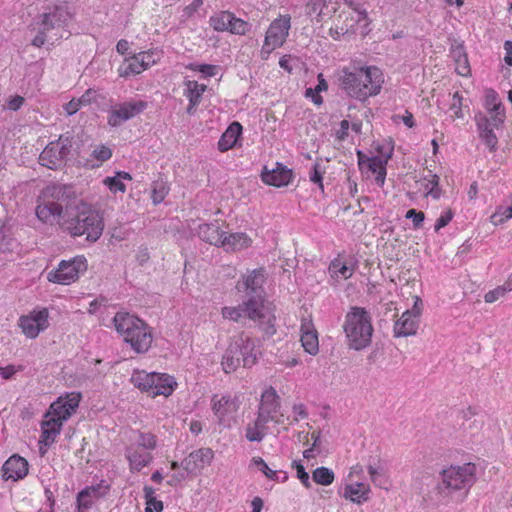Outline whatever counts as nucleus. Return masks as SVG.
I'll return each instance as SVG.
<instances>
[{
  "instance_id": "obj_1",
  "label": "nucleus",
  "mask_w": 512,
  "mask_h": 512,
  "mask_svg": "<svg viewBox=\"0 0 512 512\" xmlns=\"http://www.w3.org/2000/svg\"><path fill=\"white\" fill-rule=\"evenodd\" d=\"M265 281V269H254L248 275L243 276L241 281H238L236 289L238 292L244 293L246 297L244 308L249 312V315L252 318L260 317L262 321L266 322L264 333L267 336H272L276 332L275 316L265 304Z\"/></svg>"
},
{
  "instance_id": "obj_2",
  "label": "nucleus",
  "mask_w": 512,
  "mask_h": 512,
  "mask_svg": "<svg viewBox=\"0 0 512 512\" xmlns=\"http://www.w3.org/2000/svg\"><path fill=\"white\" fill-rule=\"evenodd\" d=\"M340 73V87L350 97L360 100L377 95L384 83L383 73L376 66H365L352 62Z\"/></svg>"
},
{
  "instance_id": "obj_3",
  "label": "nucleus",
  "mask_w": 512,
  "mask_h": 512,
  "mask_svg": "<svg viewBox=\"0 0 512 512\" xmlns=\"http://www.w3.org/2000/svg\"><path fill=\"white\" fill-rule=\"evenodd\" d=\"M64 227L72 237L85 236L87 241L96 242L103 233L104 220L99 210L81 200L75 205V213L68 214Z\"/></svg>"
},
{
  "instance_id": "obj_4",
  "label": "nucleus",
  "mask_w": 512,
  "mask_h": 512,
  "mask_svg": "<svg viewBox=\"0 0 512 512\" xmlns=\"http://www.w3.org/2000/svg\"><path fill=\"white\" fill-rule=\"evenodd\" d=\"M116 331L136 353H145L151 347L153 336L149 326L128 312H117L113 318Z\"/></svg>"
},
{
  "instance_id": "obj_5",
  "label": "nucleus",
  "mask_w": 512,
  "mask_h": 512,
  "mask_svg": "<svg viewBox=\"0 0 512 512\" xmlns=\"http://www.w3.org/2000/svg\"><path fill=\"white\" fill-rule=\"evenodd\" d=\"M72 18L68 7L64 4L55 5L45 13L33 25V30L37 32L32 39V45L41 47L48 39L58 40L63 38L64 28Z\"/></svg>"
},
{
  "instance_id": "obj_6",
  "label": "nucleus",
  "mask_w": 512,
  "mask_h": 512,
  "mask_svg": "<svg viewBox=\"0 0 512 512\" xmlns=\"http://www.w3.org/2000/svg\"><path fill=\"white\" fill-rule=\"evenodd\" d=\"M343 329L350 348L362 350L370 345L373 335L372 317L365 308L352 306L345 316Z\"/></svg>"
},
{
  "instance_id": "obj_7",
  "label": "nucleus",
  "mask_w": 512,
  "mask_h": 512,
  "mask_svg": "<svg viewBox=\"0 0 512 512\" xmlns=\"http://www.w3.org/2000/svg\"><path fill=\"white\" fill-rule=\"evenodd\" d=\"M131 383L142 392L149 393L152 397L158 395L169 396L174 391L176 382L174 378L165 373H148L144 370L133 372Z\"/></svg>"
},
{
  "instance_id": "obj_8",
  "label": "nucleus",
  "mask_w": 512,
  "mask_h": 512,
  "mask_svg": "<svg viewBox=\"0 0 512 512\" xmlns=\"http://www.w3.org/2000/svg\"><path fill=\"white\" fill-rule=\"evenodd\" d=\"M291 27L290 15H280L273 20L266 31L264 44L261 49V58L267 59L276 48L286 41Z\"/></svg>"
},
{
  "instance_id": "obj_9",
  "label": "nucleus",
  "mask_w": 512,
  "mask_h": 512,
  "mask_svg": "<svg viewBox=\"0 0 512 512\" xmlns=\"http://www.w3.org/2000/svg\"><path fill=\"white\" fill-rule=\"evenodd\" d=\"M475 470L476 467L472 463L444 469L441 473L442 486L453 491L468 490L474 483Z\"/></svg>"
},
{
  "instance_id": "obj_10",
  "label": "nucleus",
  "mask_w": 512,
  "mask_h": 512,
  "mask_svg": "<svg viewBox=\"0 0 512 512\" xmlns=\"http://www.w3.org/2000/svg\"><path fill=\"white\" fill-rule=\"evenodd\" d=\"M72 141L69 137L60 136L57 141L50 142L39 156L42 166L49 169L60 167L70 154Z\"/></svg>"
},
{
  "instance_id": "obj_11",
  "label": "nucleus",
  "mask_w": 512,
  "mask_h": 512,
  "mask_svg": "<svg viewBox=\"0 0 512 512\" xmlns=\"http://www.w3.org/2000/svg\"><path fill=\"white\" fill-rule=\"evenodd\" d=\"M87 269L86 259L84 256H77L69 261H61L55 271L48 274L51 282L67 285L78 279L79 274Z\"/></svg>"
},
{
  "instance_id": "obj_12",
  "label": "nucleus",
  "mask_w": 512,
  "mask_h": 512,
  "mask_svg": "<svg viewBox=\"0 0 512 512\" xmlns=\"http://www.w3.org/2000/svg\"><path fill=\"white\" fill-rule=\"evenodd\" d=\"M209 22L211 27L216 31H228L236 35H245L251 28L250 23L237 18L229 11H222L211 16Z\"/></svg>"
},
{
  "instance_id": "obj_13",
  "label": "nucleus",
  "mask_w": 512,
  "mask_h": 512,
  "mask_svg": "<svg viewBox=\"0 0 512 512\" xmlns=\"http://www.w3.org/2000/svg\"><path fill=\"white\" fill-rule=\"evenodd\" d=\"M19 326L26 337L36 338L40 332L46 330L49 326L48 310L46 308L33 310L28 315L21 316Z\"/></svg>"
},
{
  "instance_id": "obj_14",
  "label": "nucleus",
  "mask_w": 512,
  "mask_h": 512,
  "mask_svg": "<svg viewBox=\"0 0 512 512\" xmlns=\"http://www.w3.org/2000/svg\"><path fill=\"white\" fill-rule=\"evenodd\" d=\"M80 400L81 394L79 392H72L66 394L64 397L61 396L50 405L49 411L45 414V417L53 416L61 422H64L76 412Z\"/></svg>"
},
{
  "instance_id": "obj_15",
  "label": "nucleus",
  "mask_w": 512,
  "mask_h": 512,
  "mask_svg": "<svg viewBox=\"0 0 512 512\" xmlns=\"http://www.w3.org/2000/svg\"><path fill=\"white\" fill-rule=\"evenodd\" d=\"M147 106V102L142 100L117 104L113 107L108 117V124L112 127L120 126L122 123L142 113Z\"/></svg>"
},
{
  "instance_id": "obj_16",
  "label": "nucleus",
  "mask_w": 512,
  "mask_h": 512,
  "mask_svg": "<svg viewBox=\"0 0 512 512\" xmlns=\"http://www.w3.org/2000/svg\"><path fill=\"white\" fill-rule=\"evenodd\" d=\"M42 195L52 203L62 206V210L64 207L68 210L77 198L75 187L71 184L62 183L48 185L42 191Z\"/></svg>"
},
{
  "instance_id": "obj_17",
  "label": "nucleus",
  "mask_w": 512,
  "mask_h": 512,
  "mask_svg": "<svg viewBox=\"0 0 512 512\" xmlns=\"http://www.w3.org/2000/svg\"><path fill=\"white\" fill-rule=\"evenodd\" d=\"M110 490V485L101 480L96 485L87 486L77 495L78 512H85L89 509L95 499L105 496Z\"/></svg>"
},
{
  "instance_id": "obj_18",
  "label": "nucleus",
  "mask_w": 512,
  "mask_h": 512,
  "mask_svg": "<svg viewBox=\"0 0 512 512\" xmlns=\"http://www.w3.org/2000/svg\"><path fill=\"white\" fill-rule=\"evenodd\" d=\"M214 457L211 448H200L192 451L182 462L181 467L188 473H195L209 465Z\"/></svg>"
},
{
  "instance_id": "obj_19",
  "label": "nucleus",
  "mask_w": 512,
  "mask_h": 512,
  "mask_svg": "<svg viewBox=\"0 0 512 512\" xmlns=\"http://www.w3.org/2000/svg\"><path fill=\"white\" fill-rule=\"evenodd\" d=\"M37 218L44 224L53 225L63 215L62 206L52 203L42 195L35 209Z\"/></svg>"
},
{
  "instance_id": "obj_20",
  "label": "nucleus",
  "mask_w": 512,
  "mask_h": 512,
  "mask_svg": "<svg viewBox=\"0 0 512 512\" xmlns=\"http://www.w3.org/2000/svg\"><path fill=\"white\" fill-rule=\"evenodd\" d=\"M2 472L5 480L23 479L28 474V462L25 458L15 454L3 464Z\"/></svg>"
},
{
  "instance_id": "obj_21",
  "label": "nucleus",
  "mask_w": 512,
  "mask_h": 512,
  "mask_svg": "<svg viewBox=\"0 0 512 512\" xmlns=\"http://www.w3.org/2000/svg\"><path fill=\"white\" fill-rule=\"evenodd\" d=\"M292 175V170L286 168L280 163H277L276 168L272 170H268L267 167H264V170L261 173V179L267 185L283 187L287 186L291 182Z\"/></svg>"
},
{
  "instance_id": "obj_22",
  "label": "nucleus",
  "mask_w": 512,
  "mask_h": 512,
  "mask_svg": "<svg viewBox=\"0 0 512 512\" xmlns=\"http://www.w3.org/2000/svg\"><path fill=\"white\" fill-rule=\"evenodd\" d=\"M211 404L212 411L219 422L224 421L226 417L234 414L239 408L237 399L231 398L230 396H221L218 398L217 395H213Z\"/></svg>"
},
{
  "instance_id": "obj_23",
  "label": "nucleus",
  "mask_w": 512,
  "mask_h": 512,
  "mask_svg": "<svg viewBox=\"0 0 512 512\" xmlns=\"http://www.w3.org/2000/svg\"><path fill=\"white\" fill-rule=\"evenodd\" d=\"M125 455L129 462L131 472H139L142 468L148 466L153 460V456L149 451H143L135 445L127 447Z\"/></svg>"
},
{
  "instance_id": "obj_24",
  "label": "nucleus",
  "mask_w": 512,
  "mask_h": 512,
  "mask_svg": "<svg viewBox=\"0 0 512 512\" xmlns=\"http://www.w3.org/2000/svg\"><path fill=\"white\" fill-rule=\"evenodd\" d=\"M419 327V319L412 316L410 312H403L393 327L394 337H408L415 335Z\"/></svg>"
},
{
  "instance_id": "obj_25",
  "label": "nucleus",
  "mask_w": 512,
  "mask_h": 512,
  "mask_svg": "<svg viewBox=\"0 0 512 512\" xmlns=\"http://www.w3.org/2000/svg\"><path fill=\"white\" fill-rule=\"evenodd\" d=\"M280 407V397L273 387H269L261 395L258 411L270 417H274Z\"/></svg>"
},
{
  "instance_id": "obj_26",
  "label": "nucleus",
  "mask_w": 512,
  "mask_h": 512,
  "mask_svg": "<svg viewBox=\"0 0 512 512\" xmlns=\"http://www.w3.org/2000/svg\"><path fill=\"white\" fill-rule=\"evenodd\" d=\"M197 234L201 240L220 247L225 233L220 231L217 223H204L199 225Z\"/></svg>"
},
{
  "instance_id": "obj_27",
  "label": "nucleus",
  "mask_w": 512,
  "mask_h": 512,
  "mask_svg": "<svg viewBox=\"0 0 512 512\" xmlns=\"http://www.w3.org/2000/svg\"><path fill=\"white\" fill-rule=\"evenodd\" d=\"M242 133V126L239 122H232L218 141V149L226 152L236 145L239 136Z\"/></svg>"
},
{
  "instance_id": "obj_28",
  "label": "nucleus",
  "mask_w": 512,
  "mask_h": 512,
  "mask_svg": "<svg viewBox=\"0 0 512 512\" xmlns=\"http://www.w3.org/2000/svg\"><path fill=\"white\" fill-rule=\"evenodd\" d=\"M367 470L371 481L382 487L385 483L386 467L379 455L370 456L367 460Z\"/></svg>"
},
{
  "instance_id": "obj_29",
  "label": "nucleus",
  "mask_w": 512,
  "mask_h": 512,
  "mask_svg": "<svg viewBox=\"0 0 512 512\" xmlns=\"http://www.w3.org/2000/svg\"><path fill=\"white\" fill-rule=\"evenodd\" d=\"M63 422L54 418L53 416L45 417L42 421L41 429V441L46 445H50L55 441L56 436L60 433Z\"/></svg>"
},
{
  "instance_id": "obj_30",
  "label": "nucleus",
  "mask_w": 512,
  "mask_h": 512,
  "mask_svg": "<svg viewBox=\"0 0 512 512\" xmlns=\"http://www.w3.org/2000/svg\"><path fill=\"white\" fill-rule=\"evenodd\" d=\"M251 244V239L247 234L242 232L231 233L223 237L220 247H223L226 251H237L247 248Z\"/></svg>"
},
{
  "instance_id": "obj_31",
  "label": "nucleus",
  "mask_w": 512,
  "mask_h": 512,
  "mask_svg": "<svg viewBox=\"0 0 512 512\" xmlns=\"http://www.w3.org/2000/svg\"><path fill=\"white\" fill-rule=\"evenodd\" d=\"M237 340L244 354V367L253 366L260 354V352L256 350L255 341L245 335H241Z\"/></svg>"
},
{
  "instance_id": "obj_32",
  "label": "nucleus",
  "mask_w": 512,
  "mask_h": 512,
  "mask_svg": "<svg viewBox=\"0 0 512 512\" xmlns=\"http://www.w3.org/2000/svg\"><path fill=\"white\" fill-rule=\"evenodd\" d=\"M301 331V343L304 350L310 355H316L319 351L317 331L310 329L308 324H302Z\"/></svg>"
},
{
  "instance_id": "obj_33",
  "label": "nucleus",
  "mask_w": 512,
  "mask_h": 512,
  "mask_svg": "<svg viewBox=\"0 0 512 512\" xmlns=\"http://www.w3.org/2000/svg\"><path fill=\"white\" fill-rule=\"evenodd\" d=\"M221 313H222L223 318L229 319L232 321H238L244 314L249 319L257 322L259 327L263 331H264V326H266V322L262 321V319L260 317L252 318L249 315V312L244 308V301L237 307H223Z\"/></svg>"
},
{
  "instance_id": "obj_34",
  "label": "nucleus",
  "mask_w": 512,
  "mask_h": 512,
  "mask_svg": "<svg viewBox=\"0 0 512 512\" xmlns=\"http://www.w3.org/2000/svg\"><path fill=\"white\" fill-rule=\"evenodd\" d=\"M328 270L333 278L349 279L355 271V264H349L341 261L340 258H336L331 261Z\"/></svg>"
},
{
  "instance_id": "obj_35",
  "label": "nucleus",
  "mask_w": 512,
  "mask_h": 512,
  "mask_svg": "<svg viewBox=\"0 0 512 512\" xmlns=\"http://www.w3.org/2000/svg\"><path fill=\"white\" fill-rule=\"evenodd\" d=\"M464 422L462 423L463 431L471 436L477 435L483 426V420L475 417L472 408L463 411Z\"/></svg>"
},
{
  "instance_id": "obj_36",
  "label": "nucleus",
  "mask_w": 512,
  "mask_h": 512,
  "mask_svg": "<svg viewBox=\"0 0 512 512\" xmlns=\"http://www.w3.org/2000/svg\"><path fill=\"white\" fill-rule=\"evenodd\" d=\"M369 488L364 483H356L351 485H346L344 488L343 496L346 499L351 500L354 503L360 504L363 500H367L366 494L368 493Z\"/></svg>"
},
{
  "instance_id": "obj_37",
  "label": "nucleus",
  "mask_w": 512,
  "mask_h": 512,
  "mask_svg": "<svg viewBox=\"0 0 512 512\" xmlns=\"http://www.w3.org/2000/svg\"><path fill=\"white\" fill-rule=\"evenodd\" d=\"M144 70L143 59L139 60L137 54L127 59L126 63L119 67L118 71L120 76L127 77L130 75L140 74Z\"/></svg>"
},
{
  "instance_id": "obj_38",
  "label": "nucleus",
  "mask_w": 512,
  "mask_h": 512,
  "mask_svg": "<svg viewBox=\"0 0 512 512\" xmlns=\"http://www.w3.org/2000/svg\"><path fill=\"white\" fill-rule=\"evenodd\" d=\"M237 352L236 347H229L225 351L222 359L223 370L226 373L234 372L238 367L241 366L240 360L236 358L235 354Z\"/></svg>"
},
{
  "instance_id": "obj_39",
  "label": "nucleus",
  "mask_w": 512,
  "mask_h": 512,
  "mask_svg": "<svg viewBox=\"0 0 512 512\" xmlns=\"http://www.w3.org/2000/svg\"><path fill=\"white\" fill-rule=\"evenodd\" d=\"M205 89V85L198 84L196 81H188L185 95L189 102H193V104H199Z\"/></svg>"
},
{
  "instance_id": "obj_40",
  "label": "nucleus",
  "mask_w": 512,
  "mask_h": 512,
  "mask_svg": "<svg viewBox=\"0 0 512 512\" xmlns=\"http://www.w3.org/2000/svg\"><path fill=\"white\" fill-rule=\"evenodd\" d=\"M312 478L314 482L320 485H330L334 480V473L326 467H319L313 471Z\"/></svg>"
},
{
  "instance_id": "obj_41",
  "label": "nucleus",
  "mask_w": 512,
  "mask_h": 512,
  "mask_svg": "<svg viewBox=\"0 0 512 512\" xmlns=\"http://www.w3.org/2000/svg\"><path fill=\"white\" fill-rule=\"evenodd\" d=\"M169 192V187L163 180L153 182L152 200L154 204L161 203Z\"/></svg>"
},
{
  "instance_id": "obj_42",
  "label": "nucleus",
  "mask_w": 512,
  "mask_h": 512,
  "mask_svg": "<svg viewBox=\"0 0 512 512\" xmlns=\"http://www.w3.org/2000/svg\"><path fill=\"white\" fill-rule=\"evenodd\" d=\"M134 445L148 451L153 450L157 445L156 436L150 432H139L136 444Z\"/></svg>"
},
{
  "instance_id": "obj_43",
  "label": "nucleus",
  "mask_w": 512,
  "mask_h": 512,
  "mask_svg": "<svg viewBox=\"0 0 512 512\" xmlns=\"http://www.w3.org/2000/svg\"><path fill=\"white\" fill-rule=\"evenodd\" d=\"M326 7L325 0H308L305 6L307 15H316L317 21H321L322 15H325L324 8Z\"/></svg>"
},
{
  "instance_id": "obj_44",
  "label": "nucleus",
  "mask_w": 512,
  "mask_h": 512,
  "mask_svg": "<svg viewBox=\"0 0 512 512\" xmlns=\"http://www.w3.org/2000/svg\"><path fill=\"white\" fill-rule=\"evenodd\" d=\"M462 107H463V98L459 92H455L451 96V103L449 105V110L451 112H453V116L455 118H463L464 115H463Z\"/></svg>"
},
{
  "instance_id": "obj_45",
  "label": "nucleus",
  "mask_w": 512,
  "mask_h": 512,
  "mask_svg": "<svg viewBox=\"0 0 512 512\" xmlns=\"http://www.w3.org/2000/svg\"><path fill=\"white\" fill-rule=\"evenodd\" d=\"M103 183L105 184V186L108 187V189L113 192V193H116V192H122L124 193L126 191V186L125 184L120 180L119 177H117L116 175L113 176V177H106L104 180H103Z\"/></svg>"
},
{
  "instance_id": "obj_46",
  "label": "nucleus",
  "mask_w": 512,
  "mask_h": 512,
  "mask_svg": "<svg viewBox=\"0 0 512 512\" xmlns=\"http://www.w3.org/2000/svg\"><path fill=\"white\" fill-rule=\"evenodd\" d=\"M252 462L255 466L259 468L260 471H262L265 474L267 478L271 480H278L277 471L270 469L266 462L261 457H254L252 459Z\"/></svg>"
},
{
  "instance_id": "obj_47",
  "label": "nucleus",
  "mask_w": 512,
  "mask_h": 512,
  "mask_svg": "<svg viewBox=\"0 0 512 512\" xmlns=\"http://www.w3.org/2000/svg\"><path fill=\"white\" fill-rule=\"evenodd\" d=\"M493 130L494 129H489L479 133L480 138L484 141V143L487 145L491 152L497 149L498 143L497 136L495 135Z\"/></svg>"
},
{
  "instance_id": "obj_48",
  "label": "nucleus",
  "mask_w": 512,
  "mask_h": 512,
  "mask_svg": "<svg viewBox=\"0 0 512 512\" xmlns=\"http://www.w3.org/2000/svg\"><path fill=\"white\" fill-rule=\"evenodd\" d=\"M92 156L99 162L107 161L112 156V150L105 145H98L92 151Z\"/></svg>"
},
{
  "instance_id": "obj_49",
  "label": "nucleus",
  "mask_w": 512,
  "mask_h": 512,
  "mask_svg": "<svg viewBox=\"0 0 512 512\" xmlns=\"http://www.w3.org/2000/svg\"><path fill=\"white\" fill-rule=\"evenodd\" d=\"M485 106L490 112L500 110L501 103L497 101V93L492 89L486 92Z\"/></svg>"
},
{
  "instance_id": "obj_50",
  "label": "nucleus",
  "mask_w": 512,
  "mask_h": 512,
  "mask_svg": "<svg viewBox=\"0 0 512 512\" xmlns=\"http://www.w3.org/2000/svg\"><path fill=\"white\" fill-rule=\"evenodd\" d=\"M386 162H387V160L384 161L380 157H377V156L367 158V167L366 168L368 169V171L377 174L378 171L386 168L385 167Z\"/></svg>"
},
{
  "instance_id": "obj_51",
  "label": "nucleus",
  "mask_w": 512,
  "mask_h": 512,
  "mask_svg": "<svg viewBox=\"0 0 512 512\" xmlns=\"http://www.w3.org/2000/svg\"><path fill=\"white\" fill-rule=\"evenodd\" d=\"M407 219H412L415 228H420L425 219V214L422 211L410 209L406 213Z\"/></svg>"
},
{
  "instance_id": "obj_52",
  "label": "nucleus",
  "mask_w": 512,
  "mask_h": 512,
  "mask_svg": "<svg viewBox=\"0 0 512 512\" xmlns=\"http://www.w3.org/2000/svg\"><path fill=\"white\" fill-rule=\"evenodd\" d=\"M265 435L266 432L258 430L255 426H248L246 429V438L251 442H260Z\"/></svg>"
},
{
  "instance_id": "obj_53",
  "label": "nucleus",
  "mask_w": 512,
  "mask_h": 512,
  "mask_svg": "<svg viewBox=\"0 0 512 512\" xmlns=\"http://www.w3.org/2000/svg\"><path fill=\"white\" fill-rule=\"evenodd\" d=\"M512 218V206H508L504 208L503 212H497L491 216V219L494 224H501L504 221Z\"/></svg>"
},
{
  "instance_id": "obj_54",
  "label": "nucleus",
  "mask_w": 512,
  "mask_h": 512,
  "mask_svg": "<svg viewBox=\"0 0 512 512\" xmlns=\"http://www.w3.org/2000/svg\"><path fill=\"white\" fill-rule=\"evenodd\" d=\"M322 174L323 170L321 169V165L319 163H315L313 165V170L310 173V181L317 184L323 190Z\"/></svg>"
},
{
  "instance_id": "obj_55",
  "label": "nucleus",
  "mask_w": 512,
  "mask_h": 512,
  "mask_svg": "<svg viewBox=\"0 0 512 512\" xmlns=\"http://www.w3.org/2000/svg\"><path fill=\"white\" fill-rule=\"evenodd\" d=\"M475 120L477 123L479 133L489 129H493V127L491 126V120L486 115L479 113L476 115Z\"/></svg>"
},
{
  "instance_id": "obj_56",
  "label": "nucleus",
  "mask_w": 512,
  "mask_h": 512,
  "mask_svg": "<svg viewBox=\"0 0 512 512\" xmlns=\"http://www.w3.org/2000/svg\"><path fill=\"white\" fill-rule=\"evenodd\" d=\"M452 218L453 212L451 210H447L444 213H442L435 223V231L438 232L440 229L448 225Z\"/></svg>"
},
{
  "instance_id": "obj_57",
  "label": "nucleus",
  "mask_w": 512,
  "mask_h": 512,
  "mask_svg": "<svg viewBox=\"0 0 512 512\" xmlns=\"http://www.w3.org/2000/svg\"><path fill=\"white\" fill-rule=\"evenodd\" d=\"M271 420H274V417H270V416L265 415L258 411L257 418L254 422V426L258 430H261L262 432H266L267 423L270 422Z\"/></svg>"
},
{
  "instance_id": "obj_58",
  "label": "nucleus",
  "mask_w": 512,
  "mask_h": 512,
  "mask_svg": "<svg viewBox=\"0 0 512 512\" xmlns=\"http://www.w3.org/2000/svg\"><path fill=\"white\" fill-rule=\"evenodd\" d=\"M193 69L202 73L205 77L215 76L217 72V66L210 64H198Z\"/></svg>"
},
{
  "instance_id": "obj_59",
  "label": "nucleus",
  "mask_w": 512,
  "mask_h": 512,
  "mask_svg": "<svg viewBox=\"0 0 512 512\" xmlns=\"http://www.w3.org/2000/svg\"><path fill=\"white\" fill-rule=\"evenodd\" d=\"M504 296H505V293H504L503 289H501V287L498 286L495 289L487 292L484 296V300L487 303H493Z\"/></svg>"
},
{
  "instance_id": "obj_60",
  "label": "nucleus",
  "mask_w": 512,
  "mask_h": 512,
  "mask_svg": "<svg viewBox=\"0 0 512 512\" xmlns=\"http://www.w3.org/2000/svg\"><path fill=\"white\" fill-rule=\"evenodd\" d=\"M296 470H297V477L301 481V483L309 488L310 482H309V474L305 471V468L302 464L294 462Z\"/></svg>"
},
{
  "instance_id": "obj_61",
  "label": "nucleus",
  "mask_w": 512,
  "mask_h": 512,
  "mask_svg": "<svg viewBox=\"0 0 512 512\" xmlns=\"http://www.w3.org/2000/svg\"><path fill=\"white\" fill-rule=\"evenodd\" d=\"M97 92L93 89H88L80 98L77 99V102L81 104V106H87L91 104L96 99Z\"/></svg>"
},
{
  "instance_id": "obj_62",
  "label": "nucleus",
  "mask_w": 512,
  "mask_h": 512,
  "mask_svg": "<svg viewBox=\"0 0 512 512\" xmlns=\"http://www.w3.org/2000/svg\"><path fill=\"white\" fill-rule=\"evenodd\" d=\"M392 119L395 121V122H398L399 120H401L408 128H412L415 126V122H414V118H413V114L410 113L409 111H406L405 114L403 116H400V115H394L392 117Z\"/></svg>"
},
{
  "instance_id": "obj_63",
  "label": "nucleus",
  "mask_w": 512,
  "mask_h": 512,
  "mask_svg": "<svg viewBox=\"0 0 512 512\" xmlns=\"http://www.w3.org/2000/svg\"><path fill=\"white\" fill-rule=\"evenodd\" d=\"M491 117L489 118L491 120V126L494 128H498L501 124L504 123L505 115L500 110L497 111H491Z\"/></svg>"
},
{
  "instance_id": "obj_64",
  "label": "nucleus",
  "mask_w": 512,
  "mask_h": 512,
  "mask_svg": "<svg viewBox=\"0 0 512 512\" xmlns=\"http://www.w3.org/2000/svg\"><path fill=\"white\" fill-rule=\"evenodd\" d=\"M163 502L157 499L146 502L145 512H162Z\"/></svg>"
}]
</instances>
